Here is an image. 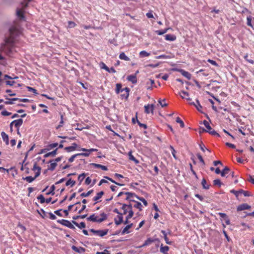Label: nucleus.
Here are the masks:
<instances>
[{
	"label": "nucleus",
	"mask_w": 254,
	"mask_h": 254,
	"mask_svg": "<svg viewBox=\"0 0 254 254\" xmlns=\"http://www.w3.org/2000/svg\"><path fill=\"white\" fill-rule=\"evenodd\" d=\"M21 28L18 22H15L9 29V36L5 40L4 44L2 45L0 50L7 55L11 54L14 50V43L15 37L20 34Z\"/></svg>",
	"instance_id": "1"
},
{
	"label": "nucleus",
	"mask_w": 254,
	"mask_h": 254,
	"mask_svg": "<svg viewBox=\"0 0 254 254\" xmlns=\"http://www.w3.org/2000/svg\"><path fill=\"white\" fill-rule=\"evenodd\" d=\"M107 218V214L104 212H102L100 213V215H98L97 214L94 213L87 217V220L88 221L100 223L106 220Z\"/></svg>",
	"instance_id": "2"
},
{
	"label": "nucleus",
	"mask_w": 254,
	"mask_h": 254,
	"mask_svg": "<svg viewBox=\"0 0 254 254\" xmlns=\"http://www.w3.org/2000/svg\"><path fill=\"white\" fill-rule=\"evenodd\" d=\"M122 85L121 83L116 84V93L117 94H119V93H123L124 91H126L125 94H122L121 95L122 98L127 99L129 96V92L130 89L128 87H126L125 88H122Z\"/></svg>",
	"instance_id": "3"
},
{
	"label": "nucleus",
	"mask_w": 254,
	"mask_h": 254,
	"mask_svg": "<svg viewBox=\"0 0 254 254\" xmlns=\"http://www.w3.org/2000/svg\"><path fill=\"white\" fill-rule=\"evenodd\" d=\"M89 231L93 233L95 235L99 236L100 237H103L108 234L109 230L105 229L96 230L94 229H90Z\"/></svg>",
	"instance_id": "4"
},
{
	"label": "nucleus",
	"mask_w": 254,
	"mask_h": 254,
	"mask_svg": "<svg viewBox=\"0 0 254 254\" xmlns=\"http://www.w3.org/2000/svg\"><path fill=\"white\" fill-rule=\"evenodd\" d=\"M57 222L61 224H62L64 226H65L71 229L74 230L75 229V227L74 226L72 222H70L69 221L65 220V219H62V220H59L57 221Z\"/></svg>",
	"instance_id": "5"
},
{
	"label": "nucleus",
	"mask_w": 254,
	"mask_h": 254,
	"mask_svg": "<svg viewBox=\"0 0 254 254\" xmlns=\"http://www.w3.org/2000/svg\"><path fill=\"white\" fill-rule=\"evenodd\" d=\"M230 192L233 193L235 196L238 197L240 194H243L245 196H249L251 195L250 192L248 191H245L243 190H230Z\"/></svg>",
	"instance_id": "6"
},
{
	"label": "nucleus",
	"mask_w": 254,
	"mask_h": 254,
	"mask_svg": "<svg viewBox=\"0 0 254 254\" xmlns=\"http://www.w3.org/2000/svg\"><path fill=\"white\" fill-rule=\"evenodd\" d=\"M154 105L153 104H147L144 106V112L146 114L153 113Z\"/></svg>",
	"instance_id": "7"
},
{
	"label": "nucleus",
	"mask_w": 254,
	"mask_h": 254,
	"mask_svg": "<svg viewBox=\"0 0 254 254\" xmlns=\"http://www.w3.org/2000/svg\"><path fill=\"white\" fill-rule=\"evenodd\" d=\"M114 221L116 225H120L123 222V215H118V216L114 218Z\"/></svg>",
	"instance_id": "8"
},
{
	"label": "nucleus",
	"mask_w": 254,
	"mask_h": 254,
	"mask_svg": "<svg viewBox=\"0 0 254 254\" xmlns=\"http://www.w3.org/2000/svg\"><path fill=\"white\" fill-rule=\"evenodd\" d=\"M127 79L132 84H136L137 83V78L135 74H131L127 76Z\"/></svg>",
	"instance_id": "9"
},
{
	"label": "nucleus",
	"mask_w": 254,
	"mask_h": 254,
	"mask_svg": "<svg viewBox=\"0 0 254 254\" xmlns=\"http://www.w3.org/2000/svg\"><path fill=\"white\" fill-rule=\"evenodd\" d=\"M102 66H101V68L103 69H105L107 71H108L109 73H115L116 72L115 68L113 67L111 68L108 67L104 63H102Z\"/></svg>",
	"instance_id": "10"
},
{
	"label": "nucleus",
	"mask_w": 254,
	"mask_h": 254,
	"mask_svg": "<svg viewBox=\"0 0 254 254\" xmlns=\"http://www.w3.org/2000/svg\"><path fill=\"white\" fill-rule=\"evenodd\" d=\"M251 206L247 203H243L237 207V211H242L244 210L249 209Z\"/></svg>",
	"instance_id": "11"
},
{
	"label": "nucleus",
	"mask_w": 254,
	"mask_h": 254,
	"mask_svg": "<svg viewBox=\"0 0 254 254\" xmlns=\"http://www.w3.org/2000/svg\"><path fill=\"white\" fill-rule=\"evenodd\" d=\"M218 215L221 218H223L225 220V223H226L227 225H229L230 224V221L228 218V216H227L226 214L224 213L219 212L218 213Z\"/></svg>",
	"instance_id": "12"
},
{
	"label": "nucleus",
	"mask_w": 254,
	"mask_h": 254,
	"mask_svg": "<svg viewBox=\"0 0 254 254\" xmlns=\"http://www.w3.org/2000/svg\"><path fill=\"white\" fill-rule=\"evenodd\" d=\"M203 124L204 125V126L206 127V129H205L204 128H202L203 131L205 132H209L210 130H212V127L209 125V123L206 120H204L203 122Z\"/></svg>",
	"instance_id": "13"
},
{
	"label": "nucleus",
	"mask_w": 254,
	"mask_h": 254,
	"mask_svg": "<svg viewBox=\"0 0 254 254\" xmlns=\"http://www.w3.org/2000/svg\"><path fill=\"white\" fill-rule=\"evenodd\" d=\"M182 75H183L184 77H186L188 79H190L191 78V74L189 72L185 71L184 69H181L178 70Z\"/></svg>",
	"instance_id": "14"
},
{
	"label": "nucleus",
	"mask_w": 254,
	"mask_h": 254,
	"mask_svg": "<svg viewBox=\"0 0 254 254\" xmlns=\"http://www.w3.org/2000/svg\"><path fill=\"white\" fill-rule=\"evenodd\" d=\"M77 147V144L76 143H73L71 146L65 147L64 150L69 152L75 150Z\"/></svg>",
	"instance_id": "15"
},
{
	"label": "nucleus",
	"mask_w": 254,
	"mask_h": 254,
	"mask_svg": "<svg viewBox=\"0 0 254 254\" xmlns=\"http://www.w3.org/2000/svg\"><path fill=\"white\" fill-rule=\"evenodd\" d=\"M154 84V81L152 79H149L146 83V88L147 90H151L153 85Z\"/></svg>",
	"instance_id": "16"
},
{
	"label": "nucleus",
	"mask_w": 254,
	"mask_h": 254,
	"mask_svg": "<svg viewBox=\"0 0 254 254\" xmlns=\"http://www.w3.org/2000/svg\"><path fill=\"white\" fill-rule=\"evenodd\" d=\"M72 223L73 225H75L80 229L85 228L86 227L85 223L84 222H81L80 223H78L76 221L72 220Z\"/></svg>",
	"instance_id": "17"
},
{
	"label": "nucleus",
	"mask_w": 254,
	"mask_h": 254,
	"mask_svg": "<svg viewBox=\"0 0 254 254\" xmlns=\"http://www.w3.org/2000/svg\"><path fill=\"white\" fill-rule=\"evenodd\" d=\"M71 248L74 251L80 254L84 253L85 250V249L82 247H77L75 246H72Z\"/></svg>",
	"instance_id": "18"
},
{
	"label": "nucleus",
	"mask_w": 254,
	"mask_h": 254,
	"mask_svg": "<svg viewBox=\"0 0 254 254\" xmlns=\"http://www.w3.org/2000/svg\"><path fill=\"white\" fill-rule=\"evenodd\" d=\"M16 15L20 20H24V16L22 9L18 8L16 10Z\"/></svg>",
	"instance_id": "19"
},
{
	"label": "nucleus",
	"mask_w": 254,
	"mask_h": 254,
	"mask_svg": "<svg viewBox=\"0 0 254 254\" xmlns=\"http://www.w3.org/2000/svg\"><path fill=\"white\" fill-rule=\"evenodd\" d=\"M12 123H14V126L15 127L19 128V127L21 126L23 124V120L22 119H19L18 120H14L12 121Z\"/></svg>",
	"instance_id": "20"
},
{
	"label": "nucleus",
	"mask_w": 254,
	"mask_h": 254,
	"mask_svg": "<svg viewBox=\"0 0 254 254\" xmlns=\"http://www.w3.org/2000/svg\"><path fill=\"white\" fill-rule=\"evenodd\" d=\"M91 165L94 167L95 168H101V169H102L104 171L108 170V168L106 166L102 165L101 164H96V163H91Z\"/></svg>",
	"instance_id": "21"
},
{
	"label": "nucleus",
	"mask_w": 254,
	"mask_h": 254,
	"mask_svg": "<svg viewBox=\"0 0 254 254\" xmlns=\"http://www.w3.org/2000/svg\"><path fill=\"white\" fill-rule=\"evenodd\" d=\"M165 39L167 41H174L176 39V36L174 35L167 34L165 36Z\"/></svg>",
	"instance_id": "22"
},
{
	"label": "nucleus",
	"mask_w": 254,
	"mask_h": 254,
	"mask_svg": "<svg viewBox=\"0 0 254 254\" xmlns=\"http://www.w3.org/2000/svg\"><path fill=\"white\" fill-rule=\"evenodd\" d=\"M1 136L3 140L5 142L6 145L9 143L8 136L4 131L1 132Z\"/></svg>",
	"instance_id": "23"
},
{
	"label": "nucleus",
	"mask_w": 254,
	"mask_h": 254,
	"mask_svg": "<svg viewBox=\"0 0 254 254\" xmlns=\"http://www.w3.org/2000/svg\"><path fill=\"white\" fill-rule=\"evenodd\" d=\"M104 194V192L103 191H101L98 193H97L96 196L93 197V199L94 201H96V204L98 202V200L101 198V197Z\"/></svg>",
	"instance_id": "24"
},
{
	"label": "nucleus",
	"mask_w": 254,
	"mask_h": 254,
	"mask_svg": "<svg viewBox=\"0 0 254 254\" xmlns=\"http://www.w3.org/2000/svg\"><path fill=\"white\" fill-rule=\"evenodd\" d=\"M49 163L50 164V166L49 167V170L53 171L57 165V164L53 160H49Z\"/></svg>",
	"instance_id": "25"
},
{
	"label": "nucleus",
	"mask_w": 254,
	"mask_h": 254,
	"mask_svg": "<svg viewBox=\"0 0 254 254\" xmlns=\"http://www.w3.org/2000/svg\"><path fill=\"white\" fill-rule=\"evenodd\" d=\"M230 172V168L227 166H225V168L222 170V171L221 172V176L224 177L226 176V174H228Z\"/></svg>",
	"instance_id": "26"
},
{
	"label": "nucleus",
	"mask_w": 254,
	"mask_h": 254,
	"mask_svg": "<svg viewBox=\"0 0 254 254\" xmlns=\"http://www.w3.org/2000/svg\"><path fill=\"white\" fill-rule=\"evenodd\" d=\"M130 201H132V202H134L135 203V204L134 205V207L135 208H136L137 209H138L139 210V211H141L142 210V204L140 202H138V201H136L134 200H133V199H131L130 200Z\"/></svg>",
	"instance_id": "27"
},
{
	"label": "nucleus",
	"mask_w": 254,
	"mask_h": 254,
	"mask_svg": "<svg viewBox=\"0 0 254 254\" xmlns=\"http://www.w3.org/2000/svg\"><path fill=\"white\" fill-rule=\"evenodd\" d=\"M169 250V247L168 246H164L163 244H161L160 246V251L161 253L165 254L167 253Z\"/></svg>",
	"instance_id": "28"
},
{
	"label": "nucleus",
	"mask_w": 254,
	"mask_h": 254,
	"mask_svg": "<svg viewBox=\"0 0 254 254\" xmlns=\"http://www.w3.org/2000/svg\"><path fill=\"white\" fill-rule=\"evenodd\" d=\"M125 194L127 195V197L126 198V199L129 200H131L130 199V197H136V196H137L136 194H135V193H134L133 192H126V193H125Z\"/></svg>",
	"instance_id": "29"
},
{
	"label": "nucleus",
	"mask_w": 254,
	"mask_h": 254,
	"mask_svg": "<svg viewBox=\"0 0 254 254\" xmlns=\"http://www.w3.org/2000/svg\"><path fill=\"white\" fill-rule=\"evenodd\" d=\"M201 185L203 189L205 190H208L210 188V185L207 184L206 181L204 178H203L202 180Z\"/></svg>",
	"instance_id": "30"
},
{
	"label": "nucleus",
	"mask_w": 254,
	"mask_h": 254,
	"mask_svg": "<svg viewBox=\"0 0 254 254\" xmlns=\"http://www.w3.org/2000/svg\"><path fill=\"white\" fill-rule=\"evenodd\" d=\"M37 199L40 201L41 203L46 202L48 203V199H45L44 196L42 194H40L37 196Z\"/></svg>",
	"instance_id": "31"
},
{
	"label": "nucleus",
	"mask_w": 254,
	"mask_h": 254,
	"mask_svg": "<svg viewBox=\"0 0 254 254\" xmlns=\"http://www.w3.org/2000/svg\"><path fill=\"white\" fill-rule=\"evenodd\" d=\"M33 170L34 171H35V170H37V172H36L35 173V175L34 177H35V179L38 177L40 174V168L39 167H38L37 166L36 164H35L34 166H33Z\"/></svg>",
	"instance_id": "32"
},
{
	"label": "nucleus",
	"mask_w": 254,
	"mask_h": 254,
	"mask_svg": "<svg viewBox=\"0 0 254 254\" xmlns=\"http://www.w3.org/2000/svg\"><path fill=\"white\" fill-rule=\"evenodd\" d=\"M128 158L130 160L134 162L135 163H138L139 161L133 156L132 154L131 151H129L128 153Z\"/></svg>",
	"instance_id": "33"
},
{
	"label": "nucleus",
	"mask_w": 254,
	"mask_h": 254,
	"mask_svg": "<svg viewBox=\"0 0 254 254\" xmlns=\"http://www.w3.org/2000/svg\"><path fill=\"white\" fill-rule=\"evenodd\" d=\"M119 58L121 60H123L126 61H128L130 60L129 58L128 57H127L124 52H122L120 54Z\"/></svg>",
	"instance_id": "34"
},
{
	"label": "nucleus",
	"mask_w": 254,
	"mask_h": 254,
	"mask_svg": "<svg viewBox=\"0 0 254 254\" xmlns=\"http://www.w3.org/2000/svg\"><path fill=\"white\" fill-rule=\"evenodd\" d=\"M169 29V28H167L163 30H157L155 31V33L158 35H162L166 33Z\"/></svg>",
	"instance_id": "35"
},
{
	"label": "nucleus",
	"mask_w": 254,
	"mask_h": 254,
	"mask_svg": "<svg viewBox=\"0 0 254 254\" xmlns=\"http://www.w3.org/2000/svg\"><path fill=\"white\" fill-rule=\"evenodd\" d=\"M195 107H196V108L199 112H201V113L202 112L201 110V109L202 108V107L200 105V102L198 99L196 100V103H195Z\"/></svg>",
	"instance_id": "36"
},
{
	"label": "nucleus",
	"mask_w": 254,
	"mask_h": 254,
	"mask_svg": "<svg viewBox=\"0 0 254 254\" xmlns=\"http://www.w3.org/2000/svg\"><path fill=\"white\" fill-rule=\"evenodd\" d=\"M75 184V181L72 180L70 178L68 180H67V181L66 182L65 186H68L70 185L72 187L73 186H74Z\"/></svg>",
	"instance_id": "37"
},
{
	"label": "nucleus",
	"mask_w": 254,
	"mask_h": 254,
	"mask_svg": "<svg viewBox=\"0 0 254 254\" xmlns=\"http://www.w3.org/2000/svg\"><path fill=\"white\" fill-rule=\"evenodd\" d=\"M37 211L43 218H44L45 217H46L47 212L45 211L43 209L38 210Z\"/></svg>",
	"instance_id": "38"
},
{
	"label": "nucleus",
	"mask_w": 254,
	"mask_h": 254,
	"mask_svg": "<svg viewBox=\"0 0 254 254\" xmlns=\"http://www.w3.org/2000/svg\"><path fill=\"white\" fill-rule=\"evenodd\" d=\"M22 179L24 180H26L28 183H31L35 179V177H32L31 176H27L25 178H23Z\"/></svg>",
	"instance_id": "39"
},
{
	"label": "nucleus",
	"mask_w": 254,
	"mask_h": 254,
	"mask_svg": "<svg viewBox=\"0 0 254 254\" xmlns=\"http://www.w3.org/2000/svg\"><path fill=\"white\" fill-rule=\"evenodd\" d=\"M93 192V190H89L87 192H83L80 194V196L82 197H87L90 195Z\"/></svg>",
	"instance_id": "40"
},
{
	"label": "nucleus",
	"mask_w": 254,
	"mask_h": 254,
	"mask_svg": "<svg viewBox=\"0 0 254 254\" xmlns=\"http://www.w3.org/2000/svg\"><path fill=\"white\" fill-rule=\"evenodd\" d=\"M127 205L126 204H123L121 208L124 211L123 213H122V214H123V215L128 212V209L127 208Z\"/></svg>",
	"instance_id": "41"
},
{
	"label": "nucleus",
	"mask_w": 254,
	"mask_h": 254,
	"mask_svg": "<svg viewBox=\"0 0 254 254\" xmlns=\"http://www.w3.org/2000/svg\"><path fill=\"white\" fill-rule=\"evenodd\" d=\"M86 176L85 173H82L80 174L78 177V180L79 181V184L83 181Z\"/></svg>",
	"instance_id": "42"
},
{
	"label": "nucleus",
	"mask_w": 254,
	"mask_h": 254,
	"mask_svg": "<svg viewBox=\"0 0 254 254\" xmlns=\"http://www.w3.org/2000/svg\"><path fill=\"white\" fill-rule=\"evenodd\" d=\"M252 18L251 16H248L247 18V24L248 26H251V27L253 28V26L252 24Z\"/></svg>",
	"instance_id": "43"
},
{
	"label": "nucleus",
	"mask_w": 254,
	"mask_h": 254,
	"mask_svg": "<svg viewBox=\"0 0 254 254\" xmlns=\"http://www.w3.org/2000/svg\"><path fill=\"white\" fill-rule=\"evenodd\" d=\"M139 55L140 56V57H148L150 55V53H147V52L145 51H142L140 52L139 53Z\"/></svg>",
	"instance_id": "44"
},
{
	"label": "nucleus",
	"mask_w": 254,
	"mask_h": 254,
	"mask_svg": "<svg viewBox=\"0 0 254 254\" xmlns=\"http://www.w3.org/2000/svg\"><path fill=\"white\" fill-rule=\"evenodd\" d=\"M176 122L180 125V127H185V124L183 121L179 118L177 117L176 119Z\"/></svg>",
	"instance_id": "45"
},
{
	"label": "nucleus",
	"mask_w": 254,
	"mask_h": 254,
	"mask_svg": "<svg viewBox=\"0 0 254 254\" xmlns=\"http://www.w3.org/2000/svg\"><path fill=\"white\" fill-rule=\"evenodd\" d=\"M129 229L127 227V226L123 229V230L121 232V234L122 235H124L126 234H128L130 233L128 230Z\"/></svg>",
	"instance_id": "46"
},
{
	"label": "nucleus",
	"mask_w": 254,
	"mask_h": 254,
	"mask_svg": "<svg viewBox=\"0 0 254 254\" xmlns=\"http://www.w3.org/2000/svg\"><path fill=\"white\" fill-rule=\"evenodd\" d=\"M136 198L138 200H140L141 201H142L145 206H147L148 205L147 201L143 197L136 196Z\"/></svg>",
	"instance_id": "47"
},
{
	"label": "nucleus",
	"mask_w": 254,
	"mask_h": 254,
	"mask_svg": "<svg viewBox=\"0 0 254 254\" xmlns=\"http://www.w3.org/2000/svg\"><path fill=\"white\" fill-rule=\"evenodd\" d=\"M156 58L157 59H170L171 57L169 56L165 55H161L157 56L156 57Z\"/></svg>",
	"instance_id": "48"
},
{
	"label": "nucleus",
	"mask_w": 254,
	"mask_h": 254,
	"mask_svg": "<svg viewBox=\"0 0 254 254\" xmlns=\"http://www.w3.org/2000/svg\"><path fill=\"white\" fill-rule=\"evenodd\" d=\"M158 103L162 107H166L167 106V104L165 103V99H164L163 100H161V99H159Z\"/></svg>",
	"instance_id": "49"
},
{
	"label": "nucleus",
	"mask_w": 254,
	"mask_h": 254,
	"mask_svg": "<svg viewBox=\"0 0 254 254\" xmlns=\"http://www.w3.org/2000/svg\"><path fill=\"white\" fill-rule=\"evenodd\" d=\"M213 184L215 186H218L219 187H221L222 183L220 179H215L213 181Z\"/></svg>",
	"instance_id": "50"
},
{
	"label": "nucleus",
	"mask_w": 254,
	"mask_h": 254,
	"mask_svg": "<svg viewBox=\"0 0 254 254\" xmlns=\"http://www.w3.org/2000/svg\"><path fill=\"white\" fill-rule=\"evenodd\" d=\"M87 216V214H84V215H77V216H73L72 217V218L74 220L78 219L79 218L83 219V218H85V217H86Z\"/></svg>",
	"instance_id": "51"
},
{
	"label": "nucleus",
	"mask_w": 254,
	"mask_h": 254,
	"mask_svg": "<svg viewBox=\"0 0 254 254\" xmlns=\"http://www.w3.org/2000/svg\"><path fill=\"white\" fill-rule=\"evenodd\" d=\"M128 214L126 216L127 219H130L133 215L134 212L132 210H128Z\"/></svg>",
	"instance_id": "52"
},
{
	"label": "nucleus",
	"mask_w": 254,
	"mask_h": 254,
	"mask_svg": "<svg viewBox=\"0 0 254 254\" xmlns=\"http://www.w3.org/2000/svg\"><path fill=\"white\" fill-rule=\"evenodd\" d=\"M208 132L209 133H210V134H211L212 135L216 136H218V137L220 136V135L219 134V133H217L215 130H213V129H212V130H210Z\"/></svg>",
	"instance_id": "53"
},
{
	"label": "nucleus",
	"mask_w": 254,
	"mask_h": 254,
	"mask_svg": "<svg viewBox=\"0 0 254 254\" xmlns=\"http://www.w3.org/2000/svg\"><path fill=\"white\" fill-rule=\"evenodd\" d=\"M244 59L248 62H249V63L251 64H254V61L252 60V59H250L249 58V56L248 54L246 55L245 56H244Z\"/></svg>",
	"instance_id": "54"
},
{
	"label": "nucleus",
	"mask_w": 254,
	"mask_h": 254,
	"mask_svg": "<svg viewBox=\"0 0 254 254\" xmlns=\"http://www.w3.org/2000/svg\"><path fill=\"white\" fill-rule=\"evenodd\" d=\"M152 243H153V241L152 240V238H147L146 239V240H145V241L144 242V245H145L146 246H148Z\"/></svg>",
	"instance_id": "55"
},
{
	"label": "nucleus",
	"mask_w": 254,
	"mask_h": 254,
	"mask_svg": "<svg viewBox=\"0 0 254 254\" xmlns=\"http://www.w3.org/2000/svg\"><path fill=\"white\" fill-rule=\"evenodd\" d=\"M136 122H137V124L138 125V126L140 127H143L144 128H147V126L146 125L144 124H142V123H141L137 119V118H136Z\"/></svg>",
	"instance_id": "56"
},
{
	"label": "nucleus",
	"mask_w": 254,
	"mask_h": 254,
	"mask_svg": "<svg viewBox=\"0 0 254 254\" xmlns=\"http://www.w3.org/2000/svg\"><path fill=\"white\" fill-rule=\"evenodd\" d=\"M196 155H197L198 159L199 160L200 162L203 165H205V162H204V161L202 156L199 153H197Z\"/></svg>",
	"instance_id": "57"
},
{
	"label": "nucleus",
	"mask_w": 254,
	"mask_h": 254,
	"mask_svg": "<svg viewBox=\"0 0 254 254\" xmlns=\"http://www.w3.org/2000/svg\"><path fill=\"white\" fill-rule=\"evenodd\" d=\"M57 150H58V148H56L55 150H54L51 152H49V156L53 157V156H55L57 154Z\"/></svg>",
	"instance_id": "58"
},
{
	"label": "nucleus",
	"mask_w": 254,
	"mask_h": 254,
	"mask_svg": "<svg viewBox=\"0 0 254 254\" xmlns=\"http://www.w3.org/2000/svg\"><path fill=\"white\" fill-rule=\"evenodd\" d=\"M78 155H79V154L77 153V154H74V155H73L71 156V157L68 159V161H69V162H72L74 161V160L75 159V158L76 157L78 156Z\"/></svg>",
	"instance_id": "59"
},
{
	"label": "nucleus",
	"mask_w": 254,
	"mask_h": 254,
	"mask_svg": "<svg viewBox=\"0 0 254 254\" xmlns=\"http://www.w3.org/2000/svg\"><path fill=\"white\" fill-rule=\"evenodd\" d=\"M190 171L191 172H192V173L193 174V175L195 176V177L196 178V179H198V177H197V175L196 173V172L194 171V170L193 169V168H192V166L191 165V164H190Z\"/></svg>",
	"instance_id": "60"
},
{
	"label": "nucleus",
	"mask_w": 254,
	"mask_h": 254,
	"mask_svg": "<svg viewBox=\"0 0 254 254\" xmlns=\"http://www.w3.org/2000/svg\"><path fill=\"white\" fill-rule=\"evenodd\" d=\"M64 124V119H63V115H61V121L60 122V125L57 127V128H59L61 127H62Z\"/></svg>",
	"instance_id": "61"
},
{
	"label": "nucleus",
	"mask_w": 254,
	"mask_h": 254,
	"mask_svg": "<svg viewBox=\"0 0 254 254\" xmlns=\"http://www.w3.org/2000/svg\"><path fill=\"white\" fill-rule=\"evenodd\" d=\"M58 144L57 143H52L51 144H49V151L50 149L57 147L58 146Z\"/></svg>",
	"instance_id": "62"
},
{
	"label": "nucleus",
	"mask_w": 254,
	"mask_h": 254,
	"mask_svg": "<svg viewBox=\"0 0 254 254\" xmlns=\"http://www.w3.org/2000/svg\"><path fill=\"white\" fill-rule=\"evenodd\" d=\"M68 27H69L70 28L74 27L76 25L74 22H72L71 21H69L68 22Z\"/></svg>",
	"instance_id": "63"
},
{
	"label": "nucleus",
	"mask_w": 254,
	"mask_h": 254,
	"mask_svg": "<svg viewBox=\"0 0 254 254\" xmlns=\"http://www.w3.org/2000/svg\"><path fill=\"white\" fill-rule=\"evenodd\" d=\"M91 182V179L90 177H87L85 179V183L86 185H89Z\"/></svg>",
	"instance_id": "64"
}]
</instances>
